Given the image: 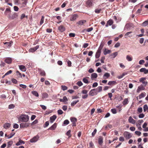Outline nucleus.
I'll return each mask as SVG.
<instances>
[{"instance_id": "f257e3e1", "label": "nucleus", "mask_w": 148, "mask_h": 148, "mask_svg": "<svg viewBox=\"0 0 148 148\" xmlns=\"http://www.w3.org/2000/svg\"><path fill=\"white\" fill-rule=\"evenodd\" d=\"M29 119V117L27 115H23L20 118V120L21 121L27 122Z\"/></svg>"}, {"instance_id": "f03ea898", "label": "nucleus", "mask_w": 148, "mask_h": 148, "mask_svg": "<svg viewBox=\"0 0 148 148\" xmlns=\"http://www.w3.org/2000/svg\"><path fill=\"white\" fill-rule=\"evenodd\" d=\"M97 89H94L91 90L89 93V95L93 96L96 95L98 93Z\"/></svg>"}, {"instance_id": "7ed1b4c3", "label": "nucleus", "mask_w": 148, "mask_h": 148, "mask_svg": "<svg viewBox=\"0 0 148 148\" xmlns=\"http://www.w3.org/2000/svg\"><path fill=\"white\" fill-rule=\"evenodd\" d=\"M123 135L126 139L127 140L129 139L132 137V135L131 134L127 131H125L124 132Z\"/></svg>"}, {"instance_id": "20e7f679", "label": "nucleus", "mask_w": 148, "mask_h": 148, "mask_svg": "<svg viewBox=\"0 0 148 148\" xmlns=\"http://www.w3.org/2000/svg\"><path fill=\"white\" fill-rule=\"evenodd\" d=\"M39 138V136L38 135H36V136H34L33 138L31 139L30 140V142L31 143H35L37 141Z\"/></svg>"}, {"instance_id": "39448f33", "label": "nucleus", "mask_w": 148, "mask_h": 148, "mask_svg": "<svg viewBox=\"0 0 148 148\" xmlns=\"http://www.w3.org/2000/svg\"><path fill=\"white\" fill-rule=\"evenodd\" d=\"M133 24L132 23H128L126 24L124 28V30L126 29L129 30L131 28L133 27Z\"/></svg>"}, {"instance_id": "423d86ee", "label": "nucleus", "mask_w": 148, "mask_h": 148, "mask_svg": "<svg viewBox=\"0 0 148 148\" xmlns=\"http://www.w3.org/2000/svg\"><path fill=\"white\" fill-rule=\"evenodd\" d=\"M146 78L145 77H142L139 79V82L143 83L145 86H146L148 82H147L145 81V80L146 79Z\"/></svg>"}, {"instance_id": "0eeeda50", "label": "nucleus", "mask_w": 148, "mask_h": 148, "mask_svg": "<svg viewBox=\"0 0 148 148\" xmlns=\"http://www.w3.org/2000/svg\"><path fill=\"white\" fill-rule=\"evenodd\" d=\"M29 123H21L20 124V127L21 128H27L29 126Z\"/></svg>"}, {"instance_id": "6e6552de", "label": "nucleus", "mask_w": 148, "mask_h": 148, "mask_svg": "<svg viewBox=\"0 0 148 148\" xmlns=\"http://www.w3.org/2000/svg\"><path fill=\"white\" fill-rule=\"evenodd\" d=\"M104 45V43L103 42H101L100 45L97 51V52L100 53L101 52V50L103 48V46Z\"/></svg>"}, {"instance_id": "1a4fd4ad", "label": "nucleus", "mask_w": 148, "mask_h": 148, "mask_svg": "<svg viewBox=\"0 0 148 148\" xmlns=\"http://www.w3.org/2000/svg\"><path fill=\"white\" fill-rule=\"evenodd\" d=\"M145 87L142 85H141L138 87L137 90V92L138 93L139 92L141 91L145 90Z\"/></svg>"}, {"instance_id": "9d476101", "label": "nucleus", "mask_w": 148, "mask_h": 148, "mask_svg": "<svg viewBox=\"0 0 148 148\" xmlns=\"http://www.w3.org/2000/svg\"><path fill=\"white\" fill-rule=\"evenodd\" d=\"M71 121L72 122V125L75 126L76 125V122L77 121V119L75 118H71L70 119Z\"/></svg>"}, {"instance_id": "9b49d317", "label": "nucleus", "mask_w": 148, "mask_h": 148, "mask_svg": "<svg viewBox=\"0 0 148 148\" xmlns=\"http://www.w3.org/2000/svg\"><path fill=\"white\" fill-rule=\"evenodd\" d=\"M113 23V20L111 19H110L107 22V23L106 25V27H107L108 26H111L112 25Z\"/></svg>"}, {"instance_id": "f8f14e48", "label": "nucleus", "mask_w": 148, "mask_h": 148, "mask_svg": "<svg viewBox=\"0 0 148 148\" xmlns=\"http://www.w3.org/2000/svg\"><path fill=\"white\" fill-rule=\"evenodd\" d=\"M39 47V45H37L35 47L30 48L29 51L30 52H33L35 51Z\"/></svg>"}, {"instance_id": "ddd939ff", "label": "nucleus", "mask_w": 148, "mask_h": 148, "mask_svg": "<svg viewBox=\"0 0 148 148\" xmlns=\"http://www.w3.org/2000/svg\"><path fill=\"white\" fill-rule=\"evenodd\" d=\"M20 69L23 72H25L26 70V68L25 66L23 65H18Z\"/></svg>"}, {"instance_id": "4468645a", "label": "nucleus", "mask_w": 148, "mask_h": 148, "mask_svg": "<svg viewBox=\"0 0 148 148\" xmlns=\"http://www.w3.org/2000/svg\"><path fill=\"white\" fill-rule=\"evenodd\" d=\"M17 17V15L16 13H14L12 16H10L9 18L10 19H14V18H16Z\"/></svg>"}, {"instance_id": "2eb2a0df", "label": "nucleus", "mask_w": 148, "mask_h": 148, "mask_svg": "<svg viewBox=\"0 0 148 148\" xmlns=\"http://www.w3.org/2000/svg\"><path fill=\"white\" fill-rule=\"evenodd\" d=\"M140 72H143L145 74L148 73V70L146 69L145 68H142L140 70Z\"/></svg>"}, {"instance_id": "dca6fc26", "label": "nucleus", "mask_w": 148, "mask_h": 148, "mask_svg": "<svg viewBox=\"0 0 148 148\" xmlns=\"http://www.w3.org/2000/svg\"><path fill=\"white\" fill-rule=\"evenodd\" d=\"M77 16H78L76 14H74L71 16L70 18V20L71 21H75L76 20Z\"/></svg>"}, {"instance_id": "f3484780", "label": "nucleus", "mask_w": 148, "mask_h": 148, "mask_svg": "<svg viewBox=\"0 0 148 148\" xmlns=\"http://www.w3.org/2000/svg\"><path fill=\"white\" fill-rule=\"evenodd\" d=\"M128 121L130 123L132 124H135L136 123V121L134 120L131 116H130L128 119Z\"/></svg>"}, {"instance_id": "a211bd4d", "label": "nucleus", "mask_w": 148, "mask_h": 148, "mask_svg": "<svg viewBox=\"0 0 148 148\" xmlns=\"http://www.w3.org/2000/svg\"><path fill=\"white\" fill-rule=\"evenodd\" d=\"M56 118V116L55 115H53L50 118V121L51 123H52Z\"/></svg>"}, {"instance_id": "6ab92c4d", "label": "nucleus", "mask_w": 148, "mask_h": 148, "mask_svg": "<svg viewBox=\"0 0 148 148\" xmlns=\"http://www.w3.org/2000/svg\"><path fill=\"white\" fill-rule=\"evenodd\" d=\"M12 61V59L11 58H8L5 59V63L10 64L11 63Z\"/></svg>"}, {"instance_id": "aec40b11", "label": "nucleus", "mask_w": 148, "mask_h": 148, "mask_svg": "<svg viewBox=\"0 0 148 148\" xmlns=\"http://www.w3.org/2000/svg\"><path fill=\"white\" fill-rule=\"evenodd\" d=\"M58 30L61 32H64L65 30V27L62 25H60L58 27Z\"/></svg>"}, {"instance_id": "412c9836", "label": "nucleus", "mask_w": 148, "mask_h": 148, "mask_svg": "<svg viewBox=\"0 0 148 148\" xmlns=\"http://www.w3.org/2000/svg\"><path fill=\"white\" fill-rule=\"evenodd\" d=\"M57 125V124L56 123H55L52 126L49 127L48 129L51 130H55L56 127Z\"/></svg>"}, {"instance_id": "4be33fe9", "label": "nucleus", "mask_w": 148, "mask_h": 148, "mask_svg": "<svg viewBox=\"0 0 148 148\" xmlns=\"http://www.w3.org/2000/svg\"><path fill=\"white\" fill-rule=\"evenodd\" d=\"M111 52V51L107 49H105L103 51V54L104 55H106L107 54L110 53Z\"/></svg>"}, {"instance_id": "5701e85b", "label": "nucleus", "mask_w": 148, "mask_h": 148, "mask_svg": "<svg viewBox=\"0 0 148 148\" xmlns=\"http://www.w3.org/2000/svg\"><path fill=\"white\" fill-rule=\"evenodd\" d=\"M118 54L117 52H115L111 54L110 56H111L112 58H114L118 55Z\"/></svg>"}, {"instance_id": "b1692460", "label": "nucleus", "mask_w": 148, "mask_h": 148, "mask_svg": "<svg viewBox=\"0 0 148 148\" xmlns=\"http://www.w3.org/2000/svg\"><path fill=\"white\" fill-rule=\"evenodd\" d=\"M10 126V124L9 123H6L4 124L3 127L5 129H8Z\"/></svg>"}, {"instance_id": "393cba45", "label": "nucleus", "mask_w": 148, "mask_h": 148, "mask_svg": "<svg viewBox=\"0 0 148 148\" xmlns=\"http://www.w3.org/2000/svg\"><path fill=\"white\" fill-rule=\"evenodd\" d=\"M103 138L102 137H100L98 139V143L100 145H102L103 143Z\"/></svg>"}, {"instance_id": "a878e982", "label": "nucleus", "mask_w": 148, "mask_h": 148, "mask_svg": "<svg viewBox=\"0 0 148 148\" xmlns=\"http://www.w3.org/2000/svg\"><path fill=\"white\" fill-rule=\"evenodd\" d=\"M97 75L96 73H92L91 75V78L92 79H93L94 78H96L97 77Z\"/></svg>"}, {"instance_id": "bb28decb", "label": "nucleus", "mask_w": 148, "mask_h": 148, "mask_svg": "<svg viewBox=\"0 0 148 148\" xmlns=\"http://www.w3.org/2000/svg\"><path fill=\"white\" fill-rule=\"evenodd\" d=\"M116 84H117V82L116 81H109L108 82V84L109 85H115Z\"/></svg>"}, {"instance_id": "cd10ccee", "label": "nucleus", "mask_w": 148, "mask_h": 148, "mask_svg": "<svg viewBox=\"0 0 148 148\" xmlns=\"http://www.w3.org/2000/svg\"><path fill=\"white\" fill-rule=\"evenodd\" d=\"M24 141L21 140H19V141L16 144V145L17 146H18L22 144H24Z\"/></svg>"}, {"instance_id": "c85d7f7f", "label": "nucleus", "mask_w": 148, "mask_h": 148, "mask_svg": "<svg viewBox=\"0 0 148 148\" xmlns=\"http://www.w3.org/2000/svg\"><path fill=\"white\" fill-rule=\"evenodd\" d=\"M22 3H20L23 6H25L27 3V0H22Z\"/></svg>"}, {"instance_id": "c756f323", "label": "nucleus", "mask_w": 148, "mask_h": 148, "mask_svg": "<svg viewBox=\"0 0 148 148\" xmlns=\"http://www.w3.org/2000/svg\"><path fill=\"white\" fill-rule=\"evenodd\" d=\"M110 76V74L108 73H106L103 75V77L104 79L108 78Z\"/></svg>"}, {"instance_id": "7c9ffc66", "label": "nucleus", "mask_w": 148, "mask_h": 148, "mask_svg": "<svg viewBox=\"0 0 148 148\" xmlns=\"http://www.w3.org/2000/svg\"><path fill=\"white\" fill-rule=\"evenodd\" d=\"M146 93L145 92L141 93L138 96L139 99H141L142 98L146 96Z\"/></svg>"}, {"instance_id": "2f4dec72", "label": "nucleus", "mask_w": 148, "mask_h": 148, "mask_svg": "<svg viewBox=\"0 0 148 148\" xmlns=\"http://www.w3.org/2000/svg\"><path fill=\"white\" fill-rule=\"evenodd\" d=\"M133 33L132 32H127L125 34V36H128L130 37H131L133 36V35L131 34Z\"/></svg>"}, {"instance_id": "473e14b6", "label": "nucleus", "mask_w": 148, "mask_h": 148, "mask_svg": "<svg viewBox=\"0 0 148 148\" xmlns=\"http://www.w3.org/2000/svg\"><path fill=\"white\" fill-rule=\"evenodd\" d=\"M86 3L89 7L91 6L92 5V3L90 0L86 2Z\"/></svg>"}, {"instance_id": "72a5a7b5", "label": "nucleus", "mask_w": 148, "mask_h": 148, "mask_svg": "<svg viewBox=\"0 0 148 148\" xmlns=\"http://www.w3.org/2000/svg\"><path fill=\"white\" fill-rule=\"evenodd\" d=\"M128 100L127 98H125L123 102V105H126L128 104Z\"/></svg>"}, {"instance_id": "f704fd0d", "label": "nucleus", "mask_w": 148, "mask_h": 148, "mask_svg": "<svg viewBox=\"0 0 148 148\" xmlns=\"http://www.w3.org/2000/svg\"><path fill=\"white\" fill-rule=\"evenodd\" d=\"M42 96L43 98H47L48 96V94L46 93H43L42 94Z\"/></svg>"}, {"instance_id": "c9c22d12", "label": "nucleus", "mask_w": 148, "mask_h": 148, "mask_svg": "<svg viewBox=\"0 0 148 148\" xmlns=\"http://www.w3.org/2000/svg\"><path fill=\"white\" fill-rule=\"evenodd\" d=\"M148 25V19L144 21L142 24V25L143 27H145Z\"/></svg>"}, {"instance_id": "e433bc0d", "label": "nucleus", "mask_w": 148, "mask_h": 148, "mask_svg": "<svg viewBox=\"0 0 148 148\" xmlns=\"http://www.w3.org/2000/svg\"><path fill=\"white\" fill-rule=\"evenodd\" d=\"M86 22V21L85 20L80 21L77 23L79 25H82Z\"/></svg>"}, {"instance_id": "4c0bfd02", "label": "nucleus", "mask_w": 148, "mask_h": 148, "mask_svg": "<svg viewBox=\"0 0 148 148\" xmlns=\"http://www.w3.org/2000/svg\"><path fill=\"white\" fill-rule=\"evenodd\" d=\"M126 59L128 61H131L132 60V58L128 55L126 56Z\"/></svg>"}, {"instance_id": "58836bf2", "label": "nucleus", "mask_w": 148, "mask_h": 148, "mask_svg": "<svg viewBox=\"0 0 148 148\" xmlns=\"http://www.w3.org/2000/svg\"><path fill=\"white\" fill-rule=\"evenodd\" d=\"M87 78H88V77H86L83 78V79L82 81L84 83L86 84H88L89 83V82L88 79H87Z\"/></svg>"}, {"instance_id": "ea45409f", "label": "nucleus", "mask_w": 148, "mask_h": 148, "mask_svg": "<svg viewBox=\"0 0 148 148\" xmlns=\"http://www.w3.org/2000/svg\"><path fill=\"white\" fill-rule=\"evenodd\" d=\"M79 101V100H77L76 101H74L71 103V106H74L75 105L77 102Z\"/></svg>"}, {"instance_id": "a19ab883", "label": "nucleus", "mask_w": 148, "mask_h": 148, "mask_svg": "<svg viewBox=\"0 0 148 148\" xmlns=\"http://www.w3.org/2000/svg\"><path fill=\"white\" fill-rule=\"evenodd\" d=\"M69 123V121L68 120H64L63 122V126L64 125H68Z\"/></svg>"}, {"instance_id": "79ce46f5", "label": "nucleus", "mask_w": 148, "mask_h": 148, "mask_svg": "<svg viewBox=\"0 0 148 148\" xmlns=\"http://www.w3.org/2000/svg\"><path fill=\"white\" fill-rule=\"evenodd\" d=\"M32 93L36 97H38L39 96L38 93L36 91H32Z\"/></svg>"}, {"instance_id": "37998d69", "label": "nucleus", "mask_w": 148, "mask_h": 148, "mask_svg": "<svg viewBox=\"0 0 148 148\" xmlns=\"http://www.w3.org/2000/svg\"><path fill=\"white\" fill-rule=\"evenodd\" d=\"M16 74L19 77H22L21 74L18 71H17L16 72Z\"/></svg>"}, {"instance_id": "c03bdc74", "label": "nucleus", "mask_w": 148, "mask_h": 148, "mask_svg": "<svg viewBox=\"0 0 148 148\" xmlns=\"http://www.w3.org/2000/svg\"><path fill=\"white\" fill-rule=\"evenodd\" d=\"M143 110L145 112L147 110L148 108V107L147 105H145L143 107Z\"/></svg>"}, {"instance_id": "a18cd8bd", "label": "nucleus", "mask_w": 148, "mask_h": 148, "mask_svg": "<svg viewBox=\"0 0 148 148\" xmlns=\"http://www.w3.org/2000/svg\"><path fill=\"white\" fill-rule=\"evenodd\" d=\"M40 75L42 76H45V73L44 71H41L40 73Z\"/></svg>"}, {"instance_id": "49530a36", "label": "nucleus", "mask_w": 148, "mask_h": 148, "mask_svg": "<svg viewBox=\"0 0 148 148\" xmlns=\"http://www.w3.org/2000/svg\"><path fill=\"white\" fill-rule=\"evenodd\" d=\"M96 89H97L98 92H99L102 91V87L101 86H99Z\"/></svg>"}, {"instance_id": "de8ad7c7", "label": "nucleus", "mask_w": 148, "mask_h": 148, "mask_svg": "<svg viewBox=\"0 0 148 148\" xmlns=\"http://www.w3.org/2000/svg\"><path fill=\"white\" fill-rule=\"evenodd\" d=\"M44 17L43 16H42V18H41L40 22V25H42L44 22Z\"/></svg>"}, {"instance_id": "09e8293b", "label": "nucleus", "mask_w": 148, "mask_h": 148, "mask_svg": "<svg viewBox=\"0 0 148 148\" xmlns=\"http://www.w3.org/2000/svg\"><path fill=\"white\" fill-rule=\"evenodd\" d=\"M61 87L62 89L63 90H65L67 89V87L65 86H62Z\"/></svg>"}, {"instance_id": "8fccbe9b", "label": "nucleus", "mask_w": 148, "mask_h": 148, "mask_svg": "<svg viewBox=\"0 0 148 148\" xmlns=\"http://www.w3.org/2000/svg\"><path fill=\"white\" fill-rule=\"evenodd\" d=\"M13 143V141H9L8 143V147H10L12 144Z\"/></svg>"}, {"instance_id": "3c124183", "label": "nucleus", "mask_w": 148, "mask_h": 148, "mask_svg": "<svg viewBox=\"0 0 148 148\" xmlns=\"http://www.w3.org/2000/svg\"><path fill=\"white\" fill-rule=\"evenodd\" d=\"M111 111L113 114H115L117 113L116 110L115 108H113L111 109Z\"/></svg>"}, {"instance_id": "603ef678", "label": "nucleus", "mask_w": 148, "mask_h": 148, "mask_svg": "<svg viewBox=\"0 0 148 148\" xmlns=\"http://www.w3.org/2000/svg\"><path fill=\"white\" fill-rule=\"evenodd\" d=\"M15 107V106L12 104H11L9 106L8 108L9 109H12Z\"/></svg>"}, {"instance_id": "864d4df0", "label": "nucleus", "mask_w": 148, "mask_h": 148, "mask_svg": "<svg viewBox=\"0 0 148 148\" xmlns=\"http://www.w3.org/2000/svg\"><path fill=\"white\" fill-rule=\"evenodd\" d=\"M19 86L20 87L24 89H25L27 88V86L26 85L23 84H20Z\"/></svg>"}, {"instance_id": "5fc2aeb1", "label": "nucleus", "mask_w": 148, "mask_h": 148, "mask_svg": "<svg viewBox=\"0 0 148 148\" xmlns=\"http://www.w3.org/2000/svg\"><path fill=\"white\" fill-rule=\"evenodd\" d=\"M15 134V133L14 132H12L10 133V135L9 136V137H8V139L10 138H11Z\"/></svg>"}, {"instance_id": "6e6d98bb", "label": "nucleus", "mask_w": 148, "mask_h": 148, "mask_svg": "<svg viewBox=\"0 0 148 148\" xmlns=\"http://www.w3.org/2000/svg\"><path fill=\"white\" fill-rule=\"evenodd\" d=\"M97 131V129H95L93 132L92 133V136H94Z\"/></svg>"}, {"instance_id": "4d7b16f0", "label": "nucleus", "mask_w": 148, "mask_h": 148, "mask_svg": "<svg viewBox=\"0 0 148 148\" xmlns=\"http://www.w3.org/2000/svg\"><path fill=\"white\" fill-rule=\"evenodd\" d=\"M77 84L79 86H81L83 85V83L81 81H78L77 82Z\"/></svg>"}, {"instance_id": "13d9d810", "label": "nucleus", "mask_w": 148, "mask_h": 148, "mask_svg": "<svg viewBox=\"0 0 148 148\" xmlns=\"http://www.w3.org/2000/svg\"><path fill=\"white\" fill-rule=\"evenodd\" d=\"M58 114L61 115L63 113V112L62 110L60 109L58 110Z\"/></svg>"}, {"instance_id": "bf43d9fd", "label": "nucleus", "mask_w": 148, "mask_h": 148, "mask_svg": "<svg viewBox=\"0 0 148 148\" xmlns=\"http://www.w3.org/2000/svg\"><path fill=\"white\" fill-rule=\"evenodd\" d=\"M38 123V121L37 120H35L34 121H33L32 123H31V125H33L34 124H37Z\"/></svg>"}, {"instance_id": "052dcab7", "label": "nucleus", "mask_w": 148, "mask_h": 148, "mask_svg": "<svg viewBox=\"0 0 148 148\" xmlns=\"http://www.w3.org/2000/svg\"><path fill=\"white\" fill-rule=\"evenodd\" d=\"M93 29V28L92 27H91L86 29V31L88 32H90Z\"/></svg>"}, {"instance_id": "680f3d73", "label": "nucleus", "mask_w": 148, "mask_h": 148, "mask_svg": "<svg viewBox=\"0 0 148 148\" xmlns=\"http://www.w3.org/2000/svg\"><path fill=\"white\" fill-rule=\"evenodd\" d=\"M145 63V61L144 60H142L139 61V63L140 64H143Z\"/></svg>"}, {"instance_id": "e2e57ef3", "label": "nucleus", "mask_w": 148, "mask_h": 148, "mask_svg": "<svg viewBox=\"0 0 148 148\" xmlns=\"http://www.w3.org/2000/svg\"><path fill=\"white\" fill-rule=\"evenodd\" d=\"M100 53L96 52L95 55V57L96 58H98L100 56Z\"/></svg>"}, {"instance_id": "0e129e2a", "label": "nucleus", "mask_w": 148, "mask_h": 148, "mask_svg": "<svg viewBox=\"0 0 148 148\" xmlns=\"http://www.w3.org/2000/svg\"><path fill=\"white\" fill-rule=\"evenodd\" d=\"M88 92V91L87 90H83L82 91V93L83 94H87Z\"/></svg>"}, {"instance_id": "69168bd1", "label": "nucleus", "mask_w": 148, "mask_h": 148, "mask_svg": "<svg viewBox=\"0 0 148 148\" xmlns=\"http://www.w3.org/2000/svg\"><path fill=\"white\" fill-rule=\"evenodd\" d=\"M101 9H96L95 10V12L96 13L98 14L100 13V11L101 10Z\"/></svg>"}, {"instance_id": "338daca9", "label": "nucleus", "mask_w": 148, "mask_h": 148, "mask_svg": "<svg viewBox=\"0 0 148 148\" xmlns=\"http://www.w3.org/2000/svg\"><path fill=\"white\" fill-rule=\"evenodd\" d=\"M12 82L15 84H16L17 83V81L15 79L13 78L12 79Z\"/></svg>"}, {"instance_id": "774afa93", "label": "nucleus", "mask_w": 148, "mask_h": 148, "mask_svg": "<svg viewBox=\"0 0 148 148\" xmlns=\"http://www.w3.org/2000/svg\"><path fill=\"white\" fill-rule=\"evenodd\" d=\"M98 86V83L97 82H95L92 85V87L93 88L95 87H97Z\"/></svg>"}]
</instances>
